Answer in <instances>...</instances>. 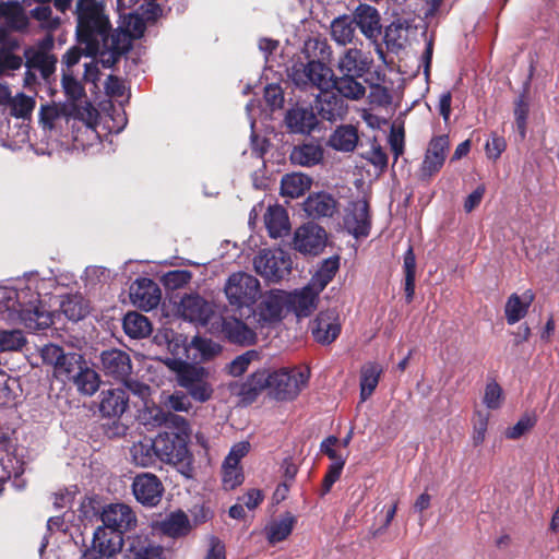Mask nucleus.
<instances>
[{
	"mask_svg": "<svg viewBox=\"0 0 559 559\" xmlns=\"http://www.w3.org/2000/svg\"><path fill=\"white\" fill-rule=\"evenodd\" d=\"M290 160L294 165L312 167L322 163L324 158L323 147L313 142L297 145L290 152Z\"/></svg>",
	"mask_w": 559,
	"mask_h": 559,
	"instance_id": "nucleus-31",
	"label": "nucleus"
},
{
	"mask_svg": "<svg viewBox=\"0 0 559 559\" xmlns=\"http://www.w3.org/2000/svg\"><path fill=\"white\" fill-rule=\"evenodd\" d=\"M165 364L175 372L178 385L183 388L191 399L205 403L212 397L214 390L209 381V371L204 367L177 358H168Z\"/></svg>",
	"mask_w": 559,
	"mask_h": 559,
	"instance_id": "nucleus-4",
	"label": "nucleus"
},
{
	"mask_svg": "<svg viewBox=\"0 0 559 559\" xmlns=\"http://www.w3.org/2000/svg\"><path fill=\"white\" fill-rule=\"evenodd\" d=\"M25 344L23 333L19 330L0 332V349L2 352L19 350Z\"/></svg>",
	"mask_w": 559,
	"mask_h": 559,
	"instance_id": "nucleus-58",
	"label": "nucleus"
},
{
	"mask_svg": "<svg viewBox=\"0 0 559 559\" xmlns=\"http://www.w3.org/2000/svg\"><path fill=\"white\" fill-rule=\"evenodd\" d=\"M356 78V75L350 74H344L338 79L334 78L332 88L342 98L358 100L365 96L366 88Z\"/></svg>",
	"mask_w": 559,
	"mask_h": 559,
	"instance_id": "nucleus-39",
	"label": "nucleus"
},
{
	"mask_svg": "<svg viewBox=\"0 0 559 559\" xmlns=\"http://www.w3.org/2000/svg\"><path fill=\"white\" fill-rule=\"evenodd\" d=\"M131 487L136 501L145 507L157 506L164 493L160 479L152 473L135 475Z\"/></svg>",
	"mask_w": 559,
	"mask_h": 559,
	"instance_id": "nucleus-14",
	"label": "nucleus"
},
{
	"mask_svg": "<svg viewBox=\"0 0 559 559\" xmlns=\"http://www.w3.org/2000/svg\"><path fill=\"white\" fill-rule=\"evenodd\" d=\"M535 295L531 289L525 290L521 296L511 294L504 306V314L508 324L513 325L521 321L528 312Z\"/></svg>",
	"mask_w": 559,
	"mask_h": 559,
	"instance_id": "nucleus-29",
	"label": "nucleus"
},
{
	"mask_svg": "<svg viewBox=\"0 0 559 559\" xmlns=\"http://www.w3.org/2000/svg\"><path fill=\"white\" fill-rule=\"evenodd\" d=\"M86 360L81 354H64L58 366L55 368L53 374L56 378L61 379L64 382H69L74 374L81 370Z\"/></svg>",
	"mask_w": 559,
	"mask_h": 559,
	"instance_id": "nucleus-44",
	"label": "nucleus"
},
{
	"mask_svg": "<svg viewBox=\"0 0 559 559\" xmlns=\"http://www.w3.org/2000/svg\"><path fill=\"white\" fill-rule=\"evenodd\" d=\"M130 297L136 307L148 311L158 306L160 290L152 280L138 278L130 287Z\"/></svg>",
	"mask_w": 559,
	"mask_h": 559,
	"instance_id": "nucleus-20",
	"label": "nucleus"
},
{
	"mask_svg": "<svg viewBox=\"0 0 559 559\" xmlns=\"http://www.w3.org/2000/svg\"><path fill=\"white\" fill-rule=\"evenodd\" d=\"M304 210L312 218L332 217L337 211V202L329 193H312L305 200Z\"/></svg>",
	"mask_w": 559,
	"mask_h": 559,
	"instance_id": "nucleus-27",
	"label": "nucleus"
},
{
	"mask_svg": "<svg viewBox=\"0 0 559 559\" xmlns=\"http://www.w3.org/2000/svg\"><path fill=\"white\" fill-rule=\"evenodd\" d=\"M0 322L38 331L50 326L52 317L31 287L5 288L0 298Z\"/></svg>",
	"mask_w": 559,
	"mask_h": 559,
	"instance_id": "nucleus-1",
	"label": "nucleus"
},
{
	"mask_svg": "<svg viewBox=\"0 0 559 559\" xmlns=\"http://www.w3.org/2000/svg\"><path fill=\"white\" fill-rule=\"evenodd\" d=\"M61 310L71 321H79L87 313V306L81 296H69L61 302Z\"/></svg>",
	"mask_w": 559,
	"mask_h": 559,
	"instance_id": "nucleus-53",
	"label": "nucleus"
},
{
	"mask_svg": "<svg viewBox=\"0 0 559 559\" xmlns=\"http://www.w3.org/2000/svg\"><path fill=\"white\" fill-rule=\"evenodd\" d=\"M344 74L362 76L369 69L370 60L358 49H348L340 60Z\"/></svg>",
	"mask_w": 559,
	"mask_h": 559,
	"instance_id": "nucleus-36",
	"label": "nucleus"
},
{
	"mask_svg": "<svg viewBox=\"0 0 559 559\" xmlns=\"http://www.w3.org/2000/svg\"><path fill=\"white\" fill-rule=\"evenodd\" d=\"M382 371V367L376 362H369L361 368L360 397L362 402L369 399L376 390Z\"/></svg>",
	"mask_w": 559,
	"mask_h": 559,
	"instance_id": "nucleus-45",
	"label": "nucleus"
},
{
	"mask_svg": "<svg viewBox=\"0 0 559 559\" xmlns=\"http://www.w3.org/2000/svg\"><path fill=\"white\" fill-rule=\"evenodd\" d=\"M69 382H72L81 394L88 396L93 395L99 388V377L87 362L83 365L81 370Z\"/></svg>",
	"mask_w": 559,
	"mask_h": 559,
	"instance_id": "nucleus-41",
	"label": "nucleus"
},
{
	"mask_svg": "<svg viewBox=\"0 0 559 559\" xmlns=\"http://www.w3.org/2000/svg\"><path fill=\"white\" fill-rule=\"evenodd\" d=\"M64 354L63 349L55 344H47L40 350L43 361L53 366V369L58 366Z\"/></svg>",
	"mask_w": 559,
	"mask_h": 559,
	"instance_id": "nucleus-64",
	"label": "nucleus"
},
{
	"mask_svg": "<svg viewBox=\"0 0 559 559\" xmlns=\"http://www.w3.org/2000/svg\"><path fill=\"white\" fill-rule=\"evenodd\" d=\"M192 530L187 514L182 511L170 513L162 523V531L169 537L187 536Z\"/></svg>",
	"mask_w": 559,
	"mask_h": 559,
	"instance_id": "nucleus-40",
	"label": "nucleus"
},
{
	"mask_svg": "<svg viewBox=\"0 0 559 559\" xmlns=\"http://www.w3.org/2000/svg\"><path fill=\"white\" fill-rule=\"evenodd\" d=\"M35 106V97L20 92L13 96L8 108L12 117L22 120H31Z\"/></svg>",
	"mask_w": 559,
	"mask_h": 559,
	"instance_id": "nucleus-46",
	"label": "nucleus"
},
{
	"mask_svg": "<svg viewBox=\"0 0 559 559\" xmlns=\"http://www.w3.org/2000/svg\"><path fill=\"white\" fill-rule=\"evenodd\" d=\"M122 17V23L114 35H144L146 23L140 14L128 13Z\"/></svg>",
	"mask_w": 559,
	"mask_h": 559,
	"instance_id": "nucleus-52",
	"label": "nucleus"
},
{
	"mask_svg": "<svg viewBox=\"0 0 559 559\" xmlns=\"http://www.w3.org/2000/svg\"><path fill=\"white\" fill-rule=\"evenodd\" d=\"M295 519L290 514L270 523L266 527V537L270 544H276L286 539L294 527Z\"/></svg>",
	"mask_w": 559,
	"mask_h": 559,
	"instance_id": "nucleus-48",
	"label": "nucleus"
},
{
	"mask_svg": "<svg viewBox=\"0 0 559 559\" xmlns=\"http://www.w3.org/2000/svg\"><path fill=\"white\" fill-rule=\"evenodd\" d=\"M326 231L317 224L308 223L296 229L294 247L302 253L318 254L326 245Z\"/></svg>",
	"mask_w": 559,
	"mask_h": 559,
	"instance_id": "nucleus-15",
	"label": "nucleus"
},
{
	"mask_svg": "<svg viewBox=\"0 0 559 559\" xmlns=\"http://www.w3.org/2000/svg\"><path fill=\"white\" fill-rule=\"evenodd\" d=\"M253 265L262 277L277 282L290 273L292 260L282 249H264L255 255Z\"/></svg>",
	"mask_w": 559,
	"mask_h": 559,
	"instance_id": "nucleus-10",
	"label": "nucleus"
},
{
	"mask_svg": "<svg viewBox=\"0 0 559 559\" xmlns=\"http://www.w3.org/2000/svg\"><path fill=\"white\" fill-rule=\"evenodd\" d=\"M123 539L117 532H110L105 527H97L88 549L102 555L106 559L114 558L122 548Z\"/></svg>",
	"mask_w": 559,
	"mask_h": 559,
	"instance_id": "nucleus-25",
	"label": "nucleus"
},
{
	"mask_svg": "<svg viewBox=\"0 0 559 559\" xmlns=\"http://www.w3.org/2000/svg\"><path fill=\"white\" fill-rule=\"evenodd\" d=\"M152 419L154 425H162V424H168L178 429V433L182 435L183 437L188 438L189 436V424L186 418L179 415H175L164 412L159 407H153L151 409Z\"/></svg>",
	"mask_w": 559,
	"mask_h": 559,
	"instance_id": "nucleus-49",
	"label": "nucleus"
},
{
	"mask_svg": "<svg viewBox=\"0 0 559 559\" xmlns=\"http://www.w3.org/2000/svg\"><path fill=\"white\" fill-rule=\"evenodd\" d=\"M123 330L132 338H144L152 332L148 319L139 312H128L123 318Z\"/></svg>",
	"mask_w": 559,
	"mask_h": 559,
	"instance_id": "nucleus-43",
	"label": "nucleus"
},
{
	"mask_svg": "<svg viewBox=\"0 0 559 559\" xmlns=\"http://www.w3.org/2000/svg\"><path fill=\"white\" fill-rule=\"evenodd\" d=\"M186 437L180 433H159L155 439L157 459L167 464L176 465L187 477L192 472V454L188 449Z\"/></svg>",
	"mask_w": 559,
	"mask_h": 559,
	"instance_id": "nucleus-5",
	"label": "nucleus"
},
{
	"mask_svg": "<svg viewBox=\"0 0 559 559\" xmlns=\"http://www.w3.org/2000/svg\"><path fill=\"white\" fill-rule=\"evenodd\" d=\"M355 29L354 16L346 14L336 17L331 24V35H354Z\"/></svg>",
	"mask_w": 559,
	"mask_h": 559,
	"instance_id": "nucleus-62",
	"label": "nucleus"
},
{
	"mask_svg": "<svg viewBox=\"0 0 559 559\" xmlns=\"http://www.w3.org/2000/svg\"><path fill=\"white\" fill-rule=\"evenodd\" d=\"M489 417L487 414L481 412L476 413V418L473 426L472 440L474 445H479L485 441L486 432L488 428Z\"/></svg>",
	"mask_w": 559,
	"mask_h": 559,
	"instance_id": "nucleus-63",
	"label": "nucleus"
},
{
	"mask_svg": "<svg viewBox=\"0 0 559 559\" xmlns=\"http://www.w3.org/2000/svg\"><path fill=\"white\" fill-rule=\"evenodd\" d=\"M133 37H78V45L64 55L67 70L76 64L82 55L98 58L104 68L112 67L131 47Z\"/></svg>",
	"mask_w": 559,
	"mask_h": 559,
	"instance_id": "nucleus-2",
	"label": "nucleus"
},
{
	"mask_svg": "<svg viewBox=\"0 0 559 559\" xmlns=\"http://www.w3.org/2000/svg\"><path fill=\"white\" fill-rule=\"evenodd\" d=\"M190 349H194L199 355L194 354L193 360H207L221 352V346L211 340L195 336L190 344Z\"/></svg>",
	"mask_w": 559,
	"mask_h": 559,
	"instance_id": "nucleus-54",
	"label": "nucleus"
},
{
	"mask_svg": "<svg viewBox=\"0 0 559 559\" xmlns=\"http://www.w3.org/2000/svg\"><path fill=\"white\" fill-rule=\"evenodd\" d=\"M287 128L293 133H310L318 123L317 116L311 108H292L285 118Z\"/></svg>",
	"mask_w": 559,
	"mask_h": 559,
	"instance_id": "nucleus-30",
	"label": "nucleus"
},
{
	"mask_svg": "<svg viewBox=\"0 0 559 559\" xmlns=\"http://www.w3.org/2000/svg\"><path fill=\"white\" fill-rule=\"evenodd\" d=\"M504 402V393L500 384L496 380L486 383L483 403L488 409H499Z\"/></svg>",
	"mask_w": 559,
	"mask_h": 559,
	"instance_id": "nucleus-55",
	"label": "nucleus"
},
{
	"mask_svg": "<svg viewBox=\"0 0 559 559\" xmlns=\"http://www.w3.org/2000/svg\"><path fill=\"white\" fill-rule=\"evenodd\" d=\"M62 88L69 99L67 105H84L86 100H82L85 96V90L81 82L76 80L69 71L62 70Z\"/></svg>",
	"mask_w": 559,
	"mask_h": 559,
	"instance_id": "nucleus-50",
	"label": "nucleus"
},
{
	"mask_svg": "<svg viewBox=\"0 0 559 559\" xmlns=\"http://www.w3.org/2000/svg\"><path fill=\"white\" fill-rule=\"evenodd\" d=\"M98 110L92 105L91 102H85L84 105H57L46 104L39 108V123L44 130H57L60 122L66 120L67 123L81 122L85 132L91 135L95 134V127L98 121Z\"/></svg>",
	"mask_w": 559,
	"mask_h": 559,
	"instance_id": "nucleus-3",
	"label": "nucleus"
},
{
	"mask_svg": "<svg viewBox=\"0 0 559 559\" xmlns=\"http://www.w3.org/2000/svg\"><path fill=\"white\" fill-rule=\"evenodd\" d=\"M340 267V259L338 257H331L325 259L317 270V272L311 277L310 282L308 283L313 288L317 289V292H322L326 285L333 280L335 276L337 270Z\"/></svg>",
	"mask_w": 559,
	"mask_h": 559,
	"instance_id": "nucleus-42",
	"label": "nucleus"
},
{
	"mask_svg": "<svg viewBox=\"0 0 559 559\" xmlns=\"http://www.w3.org/2000/svg\"><path fill=\"white\" fill-rule=\"evenodd\" d=\"M259 296L260 300L254 309V316L260 323H277L288 313V292L270 289Z\"/></svg>",
	"mask_w": 559,
	"mask_h": 559,
	"instance_id": "nucleus-11",
	"label": "nucleus"
},
{
	"mask_svg": "<svg viewBox=\"0 0 559 559\" xmlns=\"http://www.w3.org/2000/svg\"><path fill=\"white\" fill-rule=\"evenodd\" d=\"M222 478L225 489H235L243 481V474L240 465L227 464V462H223Z\"/></svg>",
	"mask_w": 559,
	"mask_h": 559,
	"instance_id": "nucleus-57",
	"label": "nucleus"
},
{
	"mask_svg": "<svg viewBox=\"0 0 559 559\" xmlns=\"http://www.w3.org/2000/svg\"><path fill=\"white\" fill-rule=\"evenodd\" d=\"M129 397L122 388H112L100 392L99 411L106 417H119L128 407Z\"/></svg>",
	"mask_w": 559,
	"mask_h": 559,
	"instance_id": "nucleus-26",
	"label": "nucleus"
},
{
	"mask_svg": "<svg viewBox=\"0 0 559 559\" xmlns=\"http://www.w3.org/2000/svg\"><path fill=\"white\" fill-rule=\"evenodd\" d=\"M353 16L356 27H359L364 35H373L374 32L381 35L380 14L376 8L369 4H359Z\"/></svg>",
	"mask_w": 559,
	"mask_h": 559,
	"instance_id": "nucleus-35",
	"label": "nucleus"
},
{
	"mask_svg": "<svg viewBox=\"0 0 559 559\" xmlns=\"http://www.w3.org/2000/svg\"><path fill=\"white\" fill-rule=\"evenodd\" d=\"M131 455L135 465L146 467L154 464L157 457L155 441L145 439L134 443L131 448Z\"/></svg>",
	"mask_w": 559,
	"mask_h": 559,
	"instance_id": "nucleus-47",
	"label": "nucleus"
},
{
	"mask_svg": "<svg viewBox=\"0 0 559 559\" xmlns=\"http://www.w3.org/2000/svg\"><path fill=\"white\" fill-rule=\"evenodd\" d=\"M0 33L22 32L28 26V16L23 5L17 1L0 2Z\"/></svg>",
	"mask_w": 559,
	"mask_h": 559,
	"instance_id": "nucleus-22",
	"label": "nucleus"
},
{
	"mask_svg": "<svg viewBox=\"0 0 559 559\" xmlns=\"http://www.w3.org/2000/svg\"><path fill=\"white\" fill-rule=\"evenodd\" d=\"M259 354L255 350H248L242 355L237 356L229 365L228 371L231 376H241L249 367V365L258 359Z\"/></svg>",
	"mask_w": 559,
	"mask_h": 559,
	"instance_id": "nucleus-61",
	"label": "nucleus"
},
{
	"mask_svg": "<svg viewBox=\"0 0 559 559\" xmlns=\"http://www.w3.org/2000/svg\"><path fill=\"white\" fill-rule=\"evenodd\" d=\"M290 78L296 86L308 90L316 87L319 92L330 90L333 85L334 73L321 61H309L307 64H295Z\"/></svg>",
	"mask_w": 559,
	"mask_h": 559,
	"instance_id": "nucleus-9",
	"label": "nucleus"
},
{
	"mask_svg": "<svg viewBox=\"0 0 559 559\" xmlns=\"http://www.w3.org/2000/svg\"><path fill=\"white\" fill-rule=\"evenodd\" d=\"M222 333L234 344L251 345L255 341V333L235 317H226L222 320Z\"/></svg>",
	"mask_w": 559,
	"mask_h": 559,
	"instance_id": "nucleus-28",
	"label": "nucleus"
},
{
	"mask_svg": "<svg viewBox=\"0 0 559 559\" xmlns=\"http://www.w3.org/2000/svg\"><path fill=\"white\" fill-rule=\"evenodd\" d=\"M127 551L129 559H164L163 548L142 536L129 537Z\"/></svg>",
	"mask_w": 559,
	"mask_h": 559,
	"instance_id": "nucleus-33",
	"label": "nucleus"
},
{
	"mask_svg": "<svg viewBox=\"0 0 559 559\" xmlns=\"http://www.w3.org/2000/svg\"><path fill=\"white\" fill-rule=\"evenodd\" d=\"M449 147L450 140L447 135L435 136L430 140L419 168V178L421 180H429L440 171L445 162Z\"/></svg>",
	"mask_w": 559,
	"mask_h": 559,
	"instance_id": "nucleus-13",
	"label": "nucleus"
},
{
	"mask_svg": "<svg viewBox=\"0 0 559 559\" xmlns=\"http://www.w3.org/2000/svg\"><path fill=\"white\" fill-rule=\"evenodd\" d=\"M264 224L272 238L283 237L290 229L287 211L277 204L269 206L264 214Z\"/></svg>",
	"mask_w": 559,
	"mask_h": 559,
	"instance_id": "nucleus-32",
	"label": "nucleus"
},
{
	"mask_svg": "<svg viewBox=\"0 0 559 559\" xmlns=\"http://www.w3.org/2000/svg\"><path fill=\"white\" fill-rule=\"evenodd\" d=\"M358 143L357 129L350 124L338 127L330 136L329 145L341 152H352Z\"/></svg>",
	"mask_w": 559,
	"mask_h": 559,
	"instance_id": "nucleus-38",
	"label": "nucleus"
},
{
	"mask_svg": "<svg viewBox=\"0 0 559 559\" xmlns=\"http://www.w3.org/2000/svg\"><path fill=\"white\" fill-rule=\"evenodd\" d=\"M271 388V373L266 370H258L252 373L246 383H243L240 393L243 395L255 396L263 389Z\"/></svg>",
	"mask_w": 559,
	"mask_h": 559,
	"instance_id": "nucleus-51",
	"label": "nucleus"
},
{
	"mask_svg": "<svg viewBox=\"0 0 559 559\" xmlns=\"http://www.w3.org/2000/svg\"><path fill=\"white\" fill-rule=\"evenodd\" d=\"M163 404L165 408L173 412L188 413L192 408V403L188 395L182 392H175L167 395L163 401Z\"/></svg>",
	"mask_w": 559,
	"mask_h": 559,
	"instance_id": "nucleus-60",
	"label": "nucleus"
},
{
	"mask_svg": "<svg viewBox=\"0 0 559 559\" xmlns=\"http://www.w3.org/2000/svg\"><path fill=\"white\" fill-rule=\"evenodd\" d=\"M228 302L237 308L250 307L260 295V282L245 272H236L228 276L224 286Z\"/></svg>",
	"mask_w": 559,
	"mask_h": 559,
	"instance_id": "nucleus-8",
	"label": "nucleus"
},
{
	"mask_svg": "<svg viewBox=\"0 0 559 559\" xmlns=\"http://www.w3.org/2000/svg\"><path fill=\"white\" fill-rule=\"evenodd\" d=\"M102 521L105 528L121 535L135 526L136 516L128 504L110 503L103 509Z\"/></svg>",
	"mask_w": 559,
	"mask_h": 559,
	"instance_id": "nucleus-16",
	"label": "nucleus"
},
{
	"mask_svg": "<svg viewBox=\"0 0 559 559\" xmlns=\"http://www.w3.org/2000/svg\"><path fill=\"white\" fill-rule=\"evenodd\" d=\"M178 312L190 322L206 325L213 314L212 306L198 295H186L181 298Z\"/></svg>",
	"mask_w": 559,
	"mask_h": 559,
	"instance_id": "nucleus-19",
	"label": "nucleus"
},
{
	"mask_svg": "<svg viewBox=\"0 0 559 559\" xmlns=\"http://www.w3.org/2000/svg\"><path fill=\"white\" fill-rule=\"evenodd\" d=\"M309 371L298 367L282 368L271 373L270 393L278 401L294 400L306 386Z\"/></svg>",
	"mask_w": 559,
	"mask_h": 559,
	"instance_id": "nucleus-7",
	"label": "nucleus"
},
{
	"mask_svg": "<svg viewBox=\"0 0 559 559\" xmlns=\"http://www.w3.org/2000/svg\"><path fill=\"white\" fill-rule=\"evenodd\" d=\"M20 43L16 37H0V74L8 70H17L23 59L16 51Z\"/></svg>",
	"mask_w": 559,
	"mask_h": 559,
	"instance_id": "nucleus-34",
	"label": "nucleus"
},
{
	"mask_svg": "<svg viewBox=\"0 0 559 559\" xmlns=\"http://www.w3.org/2000/svg\"><path fill=\"white\" fill-rule=\"evenodd\" d=\"M340 314L336 309H328L318 313L311 323V334L316 342L328 345L341 333Z\"/></svg>",
	"mask_w": 559,
	"mask_h": 559,
	"instance_id": "nucleus-17",
	"label": "nucleus"
},
{
	"mask_svg": "<svg viewBox=\"0 0 559 559\" xmlns=\"http://www.w3.org/2000/svg\"><path fill=\"white\" fill-rule=\"evenodd\" d=\"M344 229L355 238L367 237L371 228V215L366 199L349 201L343 211Z\"/></svg>",
	"mask_w": 559,
	"mask_h": 559,
	"instance_id": "nucleus-12",
	"label": "nucleus"
},
{
	"mask_svg": "<svg viewBox=\"0 0 559 559\" xmlns=\"http://www.w3.org/2000/svg\"><path fill=\"white\" fill-rule=\"evenodd\" d=\"M311 183L312 180L307 175L300 173L287 174L281 180V193L284 197L296 199L308 191Z\"/></svg>",
	"mask_w": 559,
	"mask_h": 559,
	"instance_id": "nucleus-37",
	"label": "nucleus"
},
{
	"mask_svg": "<svg viewBox=\"0 0 559 559\" xmlns=\"http://www.w3.org/2000/svg\"><path fill=\"white\" fill-rule=\"evenodd\" d=\"M52 37H46L43 47H28L24 51L25 66L27 68L37 69L44 78H48L55 72L57 58L48 51V47L52 46Z\"/></svg>",
	"mask_w": 559,
	"mask_h": 559,
	"instance_id": "nucleus-21",
	"label": "nucleus"
},
{
	"mask_svg": "<svg viewBox=\"0 0 559 559\" xmlns=\"http://www.w3.org/2000/svg\"><path fill=\"white\" fill-rule=\"evenodd\" d=\"M29 14L40 23L41 28L48 32L56 31L60 25V19L52 17V10L49 5H38L31 10Z\"/></svg>",
	"mask_w": 559,
	"mask_h": 559,
	"instance_id": "nucleus-56",
	"label": "nucleus"
},
{
	"mask_svg": "<svg viewBox=\"0 0 559 559\" xmlns=\"http://www.w3.org/2000/svg\"><path fill=\"white\" fill-rule=\"evenodd\" d=\"M75 35H114L105 5L97 0H76Z\"/></svg>",
	"mask_w": 559,
	"mask_h": 559,
	"instance_id": "nucleus-6",
	"label": "nucleus"
},
{
	"mask_svg": "<svg viewBox=\"0 0 559 559\" xmlns=\"http://www.w3.org/2000/svg\"><path fill=\"white\" fill-rule=\"evenodd\" d=\"M102 367L106 374L124 381L131 373L132 366L129 355L120 349H109L102 353Z\"/></svg>",
	"mask_w": 559,
	"mask_h": 559,
	"instance_id": "nucleus-24",
	"label": "nucleus"
},
{
	"mask_svg": "<svg viewBox=\"0 0 559 559\" xmlns=\"http://www.w3.org/2000/svg\"><path fill=\"white\" fill-rule=\"evenodd\" d=\"M317 109L323 119L336 121L345 117L348 107L345 100L333 88H330L317 95Z\"/></svg>",
	"mask_w": 559,
	"mask_h": 559,
	"instance_id": "nucleus-23",
	"label": "nucleus"
},
{
	"mask_svg": "<svg viewBox=\"0 0 559 559\" xmlns=\"http://www.w3.org/2000/svg\"><path fill=\"white\" fill-rule=\"evenodd\" d=\"M536 424V417L534 415H523L515 425L509 427L504 436L507 439L516 440L530 431Z\"/></svg>",
	"mask_w": 559,
	"mask_h": 559,
	"instance_id": "nucleus-59",
	"label": "nucleus"
},
{
	"mask_svg": "<svg viewBox=\"0 0 559 559\" xmlns=\"http://www.w3.org/2000/svg\"><path fill=\"white\" fill-rule=\"evenodd\" d=\"M320 292L307 284L300 289L288 292V312L298 319L309 317L318 307Z\"/></svg>",
	"mask_w": 559,
	"mask_h": 559,
	"instance_id": "nucleus-18",
	"label": "nucleus"
}]
</instances>
